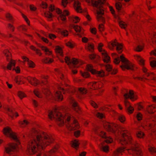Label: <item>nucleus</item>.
I'll return each mask as SVG.
<instances>
[{
  "label": "nucleus",
  "mask_w": 156,
  "mask_h": 156,
  "mask_svg": "<svg viewBox=\"0 0 156 156\" xmlns=\"http://www.w3.org/2000/svg\"><path fill=\"white\" fill-rule=\"evenodd\" d=\"M55 71L56 72V74L58 73V76L59 77L60 79L62 80L64 82L65 84L66 87H69V86L68 83L69 80L66 79L65 77L64 76L63 74L61 73L57 69H55Z\"/></svg>",
  "instance_id": "nucleus-15"
},
{
  "label": "nucleus",
  "mask_w": 156,
  "mask_h": 156,
  "mask_svg": "<svg viewBox=\"0 0 156 156\" xmlns=\"http://www.w3.org/2000/svg\"><path fill=\"white\" fill-rule=\"evenodd\" d=\"M66 45L70 48H73L74 47V45L72 41H70L66 43Z\"/></svg>",
  "instance_id": "nucleus-63"
},
{
  "label": "nucleus",
  "mask_w": 156,
  "mask_h": 156,
  "mask_svg": "<svg viewBox=\"0 0 156 156\" xmlns=\"http://www.w3.org/2000/svg\"><path fill=\"white\" fill-rule=\"evenodd\" d=\"M103 126L106 129L108 132L114 133L116 131V124L110 123L108 122H105L104 123Z\"/></svg>",
  "instance_id": "nucleus-11"
},
{
  "label": "nucleus",
  "mask_w": 156,
  "mask_h": 156,
  "mask_svg": "<svg viewBox=\"0 0 156 156\" xmlns=\"http://www.w3.org/2000/svg\"><path fill=\"white\" fill-rule=\"evenodd\" d=\"M136 135L138 138H143L144 135V133L141 131H138L136 133Z\"/></svg>",
  "instance_id": "nucleus-40"
},
{
  "label": "nucleus",
  "mask_w": 156,
  "mask_h": 156,
  "mask_svg": "<svg viewBox=\"0 0 156 156\" xmlns=\"http://www.w3.org/2000/svg\"><path fill=\"white\" fill-rule=\"evenodd\" d=\"M69 14V12L67 10H65L63 11V13L61 15L60 18L62 20L65 21L66 19V16Z\"/></svg>",
  "instance_id": "nucleus-23"
},
{
  "label": "nucleus",
  "mask_w": 156,
  "mask_h": 156,
  "mask_svg": "<svg viewBox=\"0 0 156 156\" xmlns=\"http://www.w3.org/2000/svg\"><path fill=\"white\" fill-rule=\"evenodd\" d=\"M56 97L59 100L62 101L63 99V95L62 94V92L60 91H58L55 94Z\"/></svg>",
  "instance_id": "nucleus-27"
},
{
  "label": "nucleus",
  "mask_w": 156,
  "mask_h": 156,
  "mask_svg": "<svg viewBox=\"0 0 156 156\" xmlns=\"http://www.w3.org/2000/svg\"><path fill=\"white\" fill-rule=\"evenodd\" d=\"M8 111L9 112L8 113L9 115L11 118H12L14 116V115H15L16 117H17L19 116L18 113L17 112H16L15 113V112L11 108H8Z\"/></svg>",
  "instance_id": "nucleus-25"
},
{
  "label": "nucleus",
  "mask_w": 156,
  "mask_h": 156,
  "mask_svg": "<svg viewBox=\"0 0 156 156\" xmlns=\"http://www.w3.org/2000/svg\"><path fill=\"white\" fill-rule=\"evenodd\" d=\"M62 35L64 37H66L68 36L69 33L68 31L66 30H63L61 31Z\"/></svg>",
  "instance_id": "nucleus-53"
},
{
  "label": "nucleus",
  "mask_w": 156,
  "mask_h": 156,
  "mask_svg": "<svg viewBox=\"0 0 156 156\" xmlns=\"http://www.w3.org/2000/svg\"><path fill=\"white\" fill-rule=\"evenodd\" d=\"M8 28L11 31L13 32L14 30V27L10 23H9L8 25Z\"/></svg>",
  "instance_id": "nucleus-61"
},
{
  "label": "nucleus",
  "mask_w": 156,
  "mask_h": 156,
  "mask_svg": "<svg viewBox=\"0 0 156 156\" xmlns=\"http://www.w3.org/2000/svg\"><path fill=\"white\" fill-rule=\"evenodd\" d=\"M122 123H124L126 121V119L124 115L121 114H118V119Z\"/></svg>",
  "instance_id": "nucleus-26"
},
{
  "label": "nucleus",
  "mask_w": 156,
  "mask_h": 156,
  "mask_svg": "<svg viewBox=\"0 0 156 156\" xmlns=\"http://www.w3.org/2000/svg\"><path fill=\"white\" fill-rule=\"evenodd\" d=\"M3 133L6 136H9L13 138L14 140H17V139L15 134L12 132L11 129L6 127L3 130Z\"/></svg>",
  "instance_id": "nucleus-12"
},
{
  "label": "nucleus",
  "mask_w": 156,
  "mask_h": 156,
  "mask_svg": "<svg viewBox=\"0 0 156 156\" xmlns=\"http://www.w3.org/2000/svg\"><path fill=\"white\" fill-rule=\"evenodd\" d=\"M148 112L150 113H154L156 111V107L153 105L149 106L147 108Z\"/></svg>",
  "instance_id": "nucleus-28"
},
{
  "label": "nucleus",
  "mask_w": 156,
  "mask_h": 156,
  "mask_svg": "<svg viewBox=\"0 0 156 156\" xmlns=\"http://www.w3.org/2000/svg\"><path fill=\"white\" fill-rule=\"evenodd\" d=\"M126 2H129L130 0H124ZM123 0H118V16L124 14V12L122 7V1ZM119 18L118 16V23L119 22V26L122 28L125 29L126 26V24L123 21H120Z\"/></svg>",
  "instance_id": "nucleus-7"
},
{
  "label": "nucleus",
  "mask_w": 156,
  "mask_h": 156,
  "mask_svg": "<svg viewBox=\"0 0 156 156\" xmlns=\"http://www.w3.org/2000/svg\"><path fill=\"white\" fill-rule=\"evenodd\" d=\"M117 61L118 64L119 63L120 61L122 63V64L120 66V67L123 70H125L126 69L132 70H134V66L124 57L123 54L120 56L118 55Z\"/></svg>",
  "instance_id": "nucleus-6"
},
{
  "label": "nucleus",
  "mask_w": 156,
  "mask_h": 156,
  "mask_svg": "<svg viewBox=\"0 0 156 156\" xmlns=\"http://www.w3.org/2000/svg\"><path fill=\"white\" fill-rule=\"evenodd\" d=\"M88 49L89 51L92 52L94 50V45L93 44H88L87 46Z\"/></svg>",
  "instance_id": "nucleus-47"
},
{
  "label": "nucleus",
  "mask_w": 156,
  "mask_h": 156,
  "mask_svg": "<svg viewBox=\"0 0 156 156\" xmlns=\"http://www.w3.org/2000/svg\"><path fill=\"white\" fill-rule=\"evenodd\" d=\"M124 103L127 112L129 114L133 113L134 111V108L130 105V103L126 100H125Z\"/></svg>",
  "instance_id": "nucleus-18"
},
{
  "label": "nucleus",
  "mask_w": 156,
  "mask_h": 156,
  "mask_svg": "<svg viewBox=\"0 0 156 156\" xmlns=\"http://www.w3.org/2000/svg\"><path fill=\"white\" fill-rule=\"evenodd\" d=\"M29 136L33 138L28 142L27 145V152L29 154L43 150L54 140L52 136L34 128L30 132Z\"/></svg>",
  "instance_id": "nucleus-1"
},
{
  "label": "nucleus",
  "mask_w": 156,
  "mask_h": 156,
  "mask_svg": "<svg viewBox=\"0 0 156 156\" xmlns=\"http://www.w3.org/2000/svg\"><path fill=\"white\" fill-rule=\"evenodd\" d=\"M96 116L99 119H102L104 117L103 114L100 112H98L96 114Z\"/></svg>",
  "instance_id": "nucleus-60"
},
{
  "label": "nucleus",
  "mask_w": 156,
  "mask_h": 156,
  "mask_svg": "<svg viewBox=\"0 0 156 156\" xmlns=\"http://www.w3.org/2000/svg\"><path fill=\"white\" fill-rule=\"evenodd\" d=\"M95 89L96 90L98 88L102 87L103 86L102 83L101 82H95Z\"/></svg>",
  "instance_id": "nucleus-37"
},
{
  "label": "nucleus",
  "mask_w": 156,
  "mask_h": 156,
  "mask_svg": "<svg viewBox=\"0 0 156 156\" xmlns=\"http://www.w3.org/2000/svg\"><path fill=\"white\" fill-rule=\"evenodd\" d=\"M117 42L116 39L114 41H112L108 43V48L111 50H112L114 48L116 47V50H117Z\"/></svg>",
  "instance_id": "nucleus-22"
},
{
  "label": "nucleus",
  "mask_w": 156,
  "mask_h": 156,
  "mask_svg": "<svg viewBox=\"0 0 156 156\" xmlns=\"http://www.w3.org/2000/svg\"><path fill=\"white\" fill-rule=\"evenodd\" d=\"M153 73H151V74H149V73H144V74L143 75V78H144L146 79H147L146 78V77H147L150 76L151 79L153 77V78L152 79L153 80H155V78L153 76Z\"/></svg>",
  "instance_id": "nucleus-36"
},
{
  "label": "nucleus",
  "mask_w": 156,
  "mask_h": 156,
  "mask_svg": "<svg viewBox=\"0 0 156 156\" xmlns=\"http://www.w3.org/2000/svg\"><path fill=\"white\" fill-rule=\"evenodd\" d=\"M45 16L49 18H51L52 17V14L50 12H48L47 13H45Z\"/></svg>",
  "instance_id": "nucleus-64"
},
{
  "label": "nucleus",
  "mask_w": 156,
  "mask_h": 156,
  "mask_svg": "<svg viewBox=\"0 0 156 156\" xmlns=\"http://www.w3.org/2000/svg\"><path fill=\"white\" fill-rule=\"evenodd\" d=\"M58 148V146L56 145L51 150L48 152L46 153H41L38 154L37 156H55V152Z\"/></svg>",
  "instance_id": "nucleus-14"
},
{
  "label": "nucleus",
  "mask_w": 156,
  "mask_h": 156,
  "mask_svg": "<svg viewBox=\"0 0 156 156\" xmlns=\"http://www.w3.org/2000/svg\"><path fill=\"white\" fill-rule=\"evenodd\" d=\"M109 8L110 11L111 12V13L112 14L114 18L115 19L114 20V21L116 22V16L115 14V12L114 9H113V7L112 6H109Z\"/></svg>",
  "instance_id": "nucleus-33"
},
{
  "label": "nucleus",
  "mask_w": 156,
  "mask_h": 156,
  "mask_svg": "<svg viewBox=\"0 0 156 156\" xmlns=\"http://www.w3.org/2000/svg\"><path fill=\"white\" fill-rule=\"evenodd\" d=\"M48 116L50 119H55L58 125L62 126L64 124V120L68 129L70 130L78 129L80 128L78 121L70 114H66L64 117L62 116L58 108H55L53 111H49Z\"/></svg>",
  "instance_id": "nucleus-2"
},
{
  "label": "nucleus",
  "mask_w": 156,
  "mask_h": 156,
  "mask_svg": "<svg viewBox=\"0 0 156 156\" xmlns=\"http://www.w3.org/2000/svg\"><path fill=\"white\" fill-rule=\"evenodd\" d=\"M86 69L87 70L90 71L93 74H95L97 76L102 77L105 75L104 72L103 71H97L93 68V66L91 64H88L87 66Z\"/></svg>",
  "instance_id": "nucleus-10"
},
{
  "label": "nucleus",
  "mask_w": 156,
  "mask_h": 156,
  "mask_svg": "<svg viewBox=\"0 0 156 156\" xmlns=\"http://www.w3.org/2000/svg\"><path fill=\"white\" fill-rule=\"evenodd\" d=\"M41 82L40 83V81L36 78L29 76L27 77V80L28 82L32 85L34 86H36L39 84H40L42 86L43 85L45 86L43 87V90H42L43 93L46 95H50L51 93L48 89V85H47V80L48 78V76L42 75L41 76Z\"/></svg>",
  "instance_id": "nucleus-5"
},
{
  "label": "nucleus",
  "mask_w": 156,
  "mask_h": 156,
  "mask_svg": "<svg viewBox=\"0 0 156 156\" xmlns=\"http://www.w3.org/2000/svg\"><path fill=\"white\" fill-rule=\"evenodd\" d=\"M22 78L20 76H16L14 79V81L18 84H20V82L22 80Z\"/></svg>",
  "instance_id": "nucleus-42"
},
{
  "label": "nucleus",
  "mask_w": 156,
  "mask_h": 156,
  "mask_svg": "<svg viewBox=\"0 0 156 156\" xmlns=\"http://www.w3.org/2000/svg\"><path fill=\"white\" fill-rule=\"evenodd\" d=\"M81 75L84 77L87 78L89 77L90 75L89 73L87 72H84V73H81Z\"/></svg>",
  "instance_id": "nucleus-51"
},
{
  "label": "nucleus",
  "mask_w": 156,
  "mask_h": 156,
  "mask_svg": "<svg viewBox=\"0 0 156 156\" xmlns=\"http://www.w3.org/2000/svg\"><path fill=\"white\" fill-rule=\"evenodd\" d=\"M68 3V1L67 0H62V5L64 7H66Z\"/></svg>",
  "instance_id": "nucleus-57"
},
{
  "label": "nucleus",
  "mask_w": 156,
  "mask_h": 156,
  "mask_svg": "<svg viewBox=\"0 0 156 156\" xmlns=\"http://www.w3.org/2000/svg\"><path fill=\"white\" fill-rule=\"evenodd\" d=\"M149 152L151 154H154L156 153V149L153 147H150L148 148Z\"/></svg>",
  "instance_id": "nucleus-46"
},
{
  "label": "nucleus",
  "mask_w": 156,
  "mask_h": 156,
  "mask_svg": "<svg viewBox=\"0 0 156 156\" xmlns=\"http://www.w3.org/2000/svg\"><path fill=\"white\" fill-rule=\"evenodd\" d=\"M95 82H90L88 84V87L89 88H90L94 90L95 86Z\"/></svg>",
  "instance_id": "nucleus-45"
},
{
  "label": "nucleus",
  "mask_w": 156,
  "mask_h": 156,
  "mask_svg": "<svg viewBox=\"0 0 156 156\" xmlns=\"http://www.w3.org/2000/svg\"><path fill=\"white\" fill-rule=\"evenodd\" d=\"M73 28L74 30L77 32H83V30L81 27L78 25L74 26Z\"/></svg>",
  "instance_id": "nucleus-44"
},
{
  "label": "nucleus",
  "mask_w": 156,
  "mask_h": 156,
  "mask_svg": "<svg viewBox=\"0 0 156 156\" xmlns=\"http://www.w3.org/2000/svg\"><path fill=\"white\" fill-rule=\"evenodd\" d=\"M90 58L92 60H94L95 58L99 57L98 56H97L96 54L94 53H92L90 54L89 55Z\"/></svg>",
  "instance_id": "nucleus-50"
},
{
  "label": "nucleus",
  "mask_w": 156,
  "mask_h": 156,
  "mask_svg": "<svg viewBox=\"0 0 156 156\" xmlns=\"http://www.w3.org/2000/svg\"><path fill=\"white\" fill-rule=\"evenodd\" d=\"M121 93L124 94V97L126 99L130 98L132 101H134L137 99V98L134 94L133 91L131 90H129V91L128 89H123L121 90Z\"/></svg>",
  "instance_id": "nucleus-8"
},
{
  "label": "nucleus",
  "mask_w": 156,
  "mask_h": 156,
  "mask_svg": "<svg viewBox=\"0 0 156 156\" xmlns=\"http://www.w3.org/2000/svg\"><path fill=\"white\" fill-rule=\"evenodd\" d=\"M74 7L75 10L77 12L82 13L83 9L81 6V3L78 0L75 1L74 4Z\"/></svg>",
  "instance_id": "nucleus-17"
},
{
  "label": "nucleus",
  "mask_w": 156,
  "mask_h": 156,
  "mask_svg": "<svg viewBox=\"0 0 156 156\" xmlns=\"http://www.w3.org/2000/svg\"><path fill=\"white\" fill-rule=\"evenodd\" d=\"M37 35L41 39V40L42 41H43L44 42L47 43H48V41L47 38L44 37H42L39 34H37Z\"/></svg>",
  "instance_id": "nucleus-54"
},
{
  "label": "nucleus",
  "mask_w": 156,
  "mask_h": 156,
  "mask_svg": "<svg viewBox=\"0 0 156 156\" xmlns=\"http://www.w3.org/2000/svg\"><path fill=\"white\" fill-rule=\"evenodd\" d=\"M65 62L68 65L72 64L74 65H76L79 64V62L77 59L73 58L71 60L70 58L68 57H66L65 58Z\"/></svg>",
  "instance_id": "nucleus-19"
},
{
  "label": "nucleus",
  "mask_w": 156,
  "mask_h": 156,
  "mask_svg": "<svg viewBox=\"0 0 156 156\" xmlns=\"http://www.w3.org/2000/svg\"><path fill=\"white\" fill-rule=\"evenodd\" d=\"M18 96L21 99H22L26 96L25 94L20 91H19L18 92Z\"/></svg>",
  "instance_id": "nucleus-52"
},
{
  "label": "nucleus",
  "mask_w": 156,
  "mask_h": 156,
  "mask_svg": "<svg viewBox=\"0 0 156 156\" xmlns=\"http://www.w3.org/2000/svg\"><path fill=\"white\" fill-rule=\"evenodd\" d=\"M69 19L70 21H72L75 23H77L78 22H79L80 20L79 18L77 16L74 17H70Z\"/></svg>",
  "instance_id": "nucleus-29"
},
{
  "label": "nucleus",
  "mask_w": 156,
  "mask_h": 156,
  "mask_svg": "<svg viewBox=\"0 0 156 156\" xmlns=\"http://www.w3.org/2000/svg\"><path fill=\"white\" fill-rule=\"evenodd\" d=\"M79 90L80 93L82 94H85L87 93V90L84 88L80 87L79 88Z\"/></svg>",
  "instance_id": "nucleus-49"
},
{
  "label": "nucleus",
  "mask_w": 156,
  "mask_h": 156,
  "mask_svg": "<svg viewBox=\"0 0 156 156\" xmlns=\"http://www.w3.org/2000/svg\"><path fill=\"white\" fill-rule=\"evenodd\" d=\"M5 17L7 20L11 22L13 21V18L12 15L9 13H7L5 15Z\"/></svg>",
  "instance_id": "nucleus-34"
},
{
  "label": "nucleus",
  "mask_w": 156,
  "mask_h": 156,
  "mask_svg": "<svg viewBox=\"0 0 156 156\" xmlns=\"http://www.w3.org/2000/svg\"><path fill=\"white\" fill-rule=\"evenodd\" d=\"M28 64L29 65V66L30 67L34 68L35 66V64L34 63L31 61H28Z\"/></svg>",
  "instance_id": "nucleus-59"
},
{
  "label": "nucleus",
  "mask_w": 156,
  "mask_h": 156,
  "mask_svg": "<svg viewBox=\"0 0 156 156\" xmlns=\"http://www.w3.org/2000/svg\"><path fill=\"white\" fill-rule=\"evenodd\" d=\"M53 61V59L49 58H45L42 60V61L45 63H51Z\"/></svg>",
  "instance_id": "nucleus-38"
},
{
  "label": "nucleus",
  "mask_w": 156,
  "mask_h": 156,
  "mask_svg": "<svg viewBox=\"0 0 156 156\" xmlns=\"http://www.w3.org/2000/svg\"><path fill=\"white\" fill-rule=\"evenodd\" d=\"M112 56L113 59H114V63L116 64H117V58L116 53H112Z\"/></svg>",
  "instance_id": "nucleus-48"
},
{
  "label": "nucleus",
  "mask_w": 156,
  "mask_h": 156,
  "mask_svg": "<svg viewBox=\"0 0 156 156\" xmlns=\"http://www.w3.org/2000/svg\"><path fill=\"white\" fill-rule=\"evenodd\" d=\"M29 122L26 120H24L23 121H21L19 122V124L21 127H24Z\"/></svg>",
  "instance_id": "nucleus-39"
},
{
  "label": "nucleus",
  "mask_w": 156,
  "mask_h": 156,
  "mask_svg": "<svg viewBox=\"0 0 156 156\" xmlns=\"http://www.w3.org/2000/svg\"><path fill=\"white\" fill-rule=\"evenodd\" d=\"M17 144L15 143L9 144L5 148L6 153L9 154L11 151H13L16 150L18 148V144H20L19 141H17Z\"/></svg>",
  "instance_id": "nucleus-13"
},
{
  "label": "nucleus",
  "mask_w": 156,
  "mask_h": 156,
  "mask_svg": "<svg viewBox=\"0 0 156 156\" xmlns=\"http://www.w3.org/2000/svg\"><path fill=\"white\" fill-rule=\"evenodd\" d=\"M105 68L107 71L110 72L111 71L112 69V66L109 64H107L105 66Z\"/></svg>",
  "instance_id": "nucleus-58"
},
{
  "label": "nucleus",
  "mask_w": 156,
  "mask_h": 156,
  "mask_svg": "<svg viewBox=\"0 0 156 156\" xmlns=\"http://www.w3.org/2000/svg\"><path fill=\"white\" fill-rule=\"evenodd\" d=\"M100 148L101 150L106 153L109 151L108 146L107 145L104 146L101 145L100 146Z\"/></svg>",
  "instance_id": "nucleus-32"
},
{
  "label": "nucleus",
  "mask_w": 156,
  "mask_h": 156,
  "mask_svg": "<svg viewBox=\"0 0 156 156\" xmlns=\"http://www.w3.org/2000/svg\"><path fill=\"white\" fill-rule=\"evenodd\" d=\"M123 48L122 44L118 42V53L121 54Z\"/></svg>",
  "instance_id": "nucleus-30"
},
{
  "label": "nucleus",
  "mask_w": 156,
  "mask_h": 156,
  "mask_svg": "<svg viewBox=\"0 0 156 156\" xmlns=\"http://www.w3.org/2000/svg\"><path fill=\"white\" fill-rule=\"evenodd\" d=\"M137 60L139 62V64L140 65L143 66L144 65V61L143 59L139 56H138L137 57Z\"/></svg>",
  "instance_id": "nucleus-41"
},
{
  "label": "nucleus",
  "mask_w": 156,
  "mask_h": 156,
  "mask_svg": "<svg viewBox=\"0 0 156 156\" xmlns=\"http://www.w3.org/2000/svg\"><path fill=\"white\" fill-rule=\"evenodd\" d=\"M102 58L104 62L109 63L110 62V58L108 55L106 51L104 50L103 52L101 53Z\"/></svg>",
  "instance_id": "nucleus-21"
},
{
  "label": "nucleus",
  "mask_w": 156,
  "mask_h": 156,
  "mask_svg": "<svg viewBox=\"0 0 156 156\" xmlns=\"http://www.w3.org/2000/svg\"><path fill=\"white\" fill-rule=\"evenodd\" d=\"M99 135L105 139V141L107 143H110L112 141V139L107 136L106 133L104 132L101 131L99 134Z\"/></svg>",
  "instance_id": "nucleus-20"
},
{
  "label": "nucleus",
  "mask_w": 156,
  "mask_h": 156,
  "mask_svg": "<svg viewBox=\"0 0 156 156\" xmlns=\"http://www.w3.org/2000/svg\"><path fill=\"white\" fill-rule=\"evenodd\" d=\"M3 53L6 56L7 60L8 61H10L9 62L7 65V69L9 70H11L12 67L15 66V62L14 60L11 59V54L8 50L5 49L3 51Z\"/></svg>",
  "instance_id": "nucleus-9"
},
{
  "label": "nucleus",
  "mask_w": 156,
  "mask_h": 156,
  "mask_svg": "<svg viewBox=\"0 0 156 156\" xmlns=\"http://www.w3.org/2000/svg\"><path fill=\"white\" fill-rule=\"evenodd\" d=\"M98 29L100 32H101L104 30V26L103 24H100L99 25Z\"/></svg>",
  "instance_id": "nucleus-55"
},
{
  "label": "nucleus",
  "mask_w": 156,
  "mask_h": 156,
  "mask_svg": "<svg viewBox=\"0 0 156 156\" xmlns=\"http://www.w3.org/2000/svg\"><path fill=\"white\" fill-rule=\"evenodd\" d=\"M150 65L152 67H156V61L154 60L151 61L150 62Z\"/></svg>",
  "instance_id": "nucleus-62"
},
{
  "label": "nucleus",
  "mask_w": 156,
  "mask_h": 156,
  "mask_svg": "<svg viewBox=\"0 0 156 156\" xmlns=\"http://www.w3.org/2000/svg\"><path fill=\"white\" fill-rule=\"evenodd\" d=\"M70 102L72 104L73 109L77 113L80 114L81 110L77 103L72 98H71Z\"/></svg>",
  "instance_id": "nucleus-16"
},
{
  "label": "nucleus",
  "mask_w": 156,
  "mask_h": 156,
  "mask_svg": "<svg viewBox=\"0 0 156 156\" xmlns=\"http://www.w3.org/2000/svg\"><path fill=\"white\" fill-rule=\"evenodd\" d=\"M106 0H98L94 1V0H86L89 4L92 5L94 7L97 8V19L98 21H101L103 23H105V19L103 17L104 13L105 4L109 5L108 3H106Z\"/></svg>",
  "instance_id": "nucleus-4"
},
{
  "label": "nucleus",
  "mask_w": 156,
  "mask_h": 156,
  "mask_svg": "<svg viewBox=\"0 0 156 156\" xmlns=\"http://www.w3.org/2000/svg\"><path fill=\"white\" fill-rule=\"evenodd\" d=\"M103 44L101 43H100L98 44V49L99 51L101 52H103L104 50H103L102 49V47H103Z\"/></svg>",
  "instance_id": "nucleus-56"
},
{
  "label": "nucleus",
  "mask_w": 156,
  "mask_h": 156,
  "mask_svg": "<svg viewBox=\"0 0 156 156\" xmlns=\"http://www.w3.org/2000/svg\"><path fill=\"white\" fill-rule=\"evenodd\" d=\"M41 49L45 52L46 55H50L51 54V52L46 47L42 46L41 47Z\"/></svg>",
  "instance_id": "nucleus-35"
},
{
  "label": "nucleus",
  "mask_w": 156,
  "mask_h": 156,
  "mask_svg": "<svg viewBox=\"0 0 156 156\" xmlns=\"http://www.w3.org/2000/svg\"><path fill=\"white\" fill-rule=\"evenodd\" d=\"M55 51L57 55L63 56V52L62 48L59 46H56L55 48Z\"/></svg>",
  "instance_id": "nucleus-24"
},
{
  "label": "nucleus",
  "mask_w": 156,
  "mask_h": 156,
  "mask_svg": "<svg viewBox=\"0 0 156 156\" xmlns=\"http://www.w3.org/2000/svg\"><path fill=\"white\" fill-rule=\"evenodd\" d=\"M71 144H72V147L76 149L78 147L79 145V143L78 141L77 140H75L74 141H73Z\"/></svg>",
  "instance_id": "nucleus-31"
},
{
  "label": "nucleus",
  "mask_w": 156,
  "mask_h": 156,
  "mask_svg": "<svg viewBox=\"0 0 156 156\" xmlns=\"http://www.w3.org/2000/svg\"><path fill=\"white\" fill-rule=\"evenodd\" d=\"M125 146H123L122 147L118 148V156L119 155H122V153L124 151V149H125Z\"/></svg>",
  "instance_id": "nucleus-43"
},
{
  "label": "nucleus",
  "mask_w": 156,
  "mask_h": 156,
  "mask_svg": "<svg viewBox=\"0 0 156 156\" xmlns=\"http://www.w3.org/2000/svg\"><path fill=\"white\" fill-rule=\"evenodd\" d=\"M123 146L131 144L133 145L132 151L134 156H142V152L138 145L135 144L129 132L123 127L118 126V142Z\"/></svg>",
  "instance_id": "nucleus-3"
}]
</instances>
